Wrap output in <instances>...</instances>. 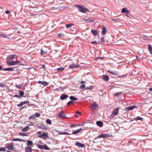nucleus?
I'll return each mask as SVG.
<instances>
[{"label": "nucleus", "instance_id": "obj_1", "mask_svg": "<svg viewBox=\"0 0 152 152\" xmlns=\"http://www.w3.org/2000/svg\"><path fill=\"white\" fill-rule=\"evenodd\" d=\"M77 7H79V11L81 12L85 13L89 11V10L84 6L78 5Z\"/></svg>", "mask_w": 152, "mask_h": 152}, {"label": "nucleus", "instance_id": "obj_2", "mask_svg": "<svg viewBox=\"0 0 152 152\" xmlns=\"http://www.w3.org/2000/svg\"><path fill=\"white\" fill-rule=\"evenodd\" d=\"M119 109V108L118 107H117L114 110L111 115V117H112V118H114L115 116L118 114Z\"/></svg>", "mask_w": 152, "mask_h": 152}, {"label": "nucleus", "instance_id": "obj_3", "mask_svg": "<svg viewBox=\"0 0 152 152\" xmlns=\"http://www.w3.org/2000/svg\"><path fill=\"white\" fill-rule=\"evenodd\" d=\"M37 146L40 149H45L46 150H49V147L46 145H42L37 144Z\"/></svg>", "mask_w": 152, "mask_h": 152}, {"label": "nucleus", "instance_id": "obj_4", "mask_svg": "<svg viewBox=\"0 0 152 152\" xmlns=\"http://www.w3.org/2000/svg\"><path fill=\"white\" fill-rule=\"evenodd\" d=\"M91 108L93 110H96L99 107V105L96 103V102H94L93 103L91 106Z\"/></svg>", "mask_w": 152, "mask_h": 152}, {"label": "nucleus", "instance_id": "obj_5", "mask_svg": "<svg viewBox=\"0 0 152 152\" xmlns=\"http://www.w3.org/2000/svg\"><path fill=\"white\" fill-rule=\"evenodd\" d=\"M18 61H12L11 62L8 61H7V64L10 66H12L18 64Z\"/></svg>", "mask_w": 152, "mask_h": 152}, {"label": "nucleus", "instance_id": "obj_6", "mask_svg": "<svg viewBox=\"0 0 152 152\" xmlns=\"http://www.w3.org/2000/svg\"><path fill=\"white\" fill-rule=\"evenodd\" d=\"M137 108V106L135 105H133L128 107H125V110L129 111L130 110H132Z\"/></svg>", "mask_w": 152, "mask_h": 152}, {"label": "nucleus", "instance_id": "obj_7", "mask_svg": "<svg viewBox=\"0 0 152 152\" xmlns=\"http://www.w3.org/2000/svg\"><path fill=\"white\" fill-rule=\"evenodd\" d=\"M68 97L69 96L67 94H62L60 97V99L62 100H66Z\"/></svg>", "mask_w": 152, "mask_h": 152}, {"label": "nucleus", "instance_id": "obj_8", "mask_svg": "<svg viewBox=\"0 0 152 152\" xmlns=\"http://www.w3.org/2000/svg\"><path fill=\"white\" fill-rule=\"evenodd\" d=\"M29 101H26L24 102H21L20 104H17V106L18 107H21L24 104H27L29 103Z\"/></svg>", "mask_w": 152, "mask_h": 152}, {"label": "nucleus", "instance_id": "obj_9", "mask_svg": "<svg viewBox=\"0 0 152 152\" xmlns=\"http://www.w3.org/2000/svg\"><path fill=\"white\" fill-rule=\"evenodd\" d=\"M58 117L61 118H66L65 115L63 114L62 111H60L58 114Z\"/></svg>", "mask_w": 152, "mask_h": 152}, {"label": "nucleus", "instance_id": "obj_10", "mask_svg": "<svg viewBox=\"0 0 152 152\" xmlns=\"http://www.w3.org/2000/svg\"><path fill=\"white\" fill-rule=\"evenodd\" d=\"M38 83L41 84L44 86H48L49 84L48 83L45 81H38Z\"/></svg>", "mask_w": 152, "mask_h": 152}, {"label": "nucleus", "instance_id": "obj_11", "mask_svg": "<svg viewBox=\"0 0 152 152\" xmlns=\"http://www.w3.org/2000/svg\"><path fill=\"white\" fill-rule=\"evenodd\" d=\"M81 130H82V129L81 128H80L79 129H77L76 131H73L71 134H74L77 135L79 134Z\"/></svg>", "mask_w": 152, "mask_h": 152}, {"label": "nucleus", "instance_id": "obj_12", "mask_svg": "<svg viewBox=\"0 0 152 152\" xmlns=\"http://www.w3.org/2000/svg\"><path fill=\"white\" fill-rule=\"evenodd\" d=\"M102 79L106 81H108L109 79V77L107 75H103L102 76Z\"/></svg>", "mask_w": 152, "mask_h": 152}, {"label": "nucleus", "instance_id": "obj_13", "mask_svg": "<svg viewBox=\"0 0 152 152\" xmlns=\"http://www.w3.org/2000/svg\"><path fill=\"white\" fill-rule=\"evenodd\" d=\"M79 66V65H75L74 64H72L69 65V67L71 69L74 68H77Z\"/></svg>", "mask_w": 152, "mask_h": 152}, {"label": "nucleus", "instance_id": "obj_14", "mask_svg": "<svg viewBox=\"0 0 152 152\" xmlns=\"http://www.w3.org/2000/svg\"><path fill=\"white\" fill-rule=\"evenodd\" d=\"M96 125L99 127H102L103 126L102 122L101 121H98L96 122Z\"/></svg>", "mask_w": 152, "mask_h": 152}, {"label": "nucleus", "instance_id": "obj_15", "mask_svg": "<svg viewBox=\"0 0 152 152\" xmlns=\"http://www.w3.org/2000/svg\"><path fill=\"white\" fill-rule=\"evenodd\" d=\"M15 67H10L8 68H6L4 69H3L4 71H12L14 70V69Z\"/></svg>", "mask_w": 152, "mask_h": 152}, {"label": "nucleus", "instance_id": "obj_16", "mask_svg": "<svg viewBox=\"0 0 152 152\" xmlns=\"http://www.w3.org/2000/svg\"><path fill=\"white\" fill-rule=\"evenodd\" d=\"M26 152H32V149L30 147H26L25 149Z\"/></svg>", "mask_w": 152, "mask_h": 152}, {"label": "nucleus", "instance_id": "obj_17", "mask_svg": "<svg viewBox=\"0 0 152 152\" xmlns=\"http://www.w3.org/2000/svg\"><path fill=\"white\" fill-rule=\"evenodd\" d=\"M102 35L105 34L106 32V28L104 26L102 28Z\"/></svg>", "mask_w": 152, "mask_h": 152}, {"label": "nucleus", "instance_id": "obj_18", "mask_svg": "<svg viewBox=\"0 0 152 152\" xmlns=\"http://www.w3.org/2000/svg\"><path fill=\"white\" fill-rule=\"evenodd\" d=\"M49 136L47 133L46 132H44L42 134V138L43 137L45 140H46Z\"/></svg>", "mask_w": 152, "mask_h": 152}, {"label": "nucleus", "instance_id": "obj_19", "mask_svg": "<svg viewBox=\"0 0 152 152\" xmlns=\"http://www.w3.org/2000/svg\"><path fill=\"white\" fill-rule=\"evenodd\" d=\"M7 148L9 150H14V148L12 144H10L8 145Z\"/></svg>", "mask_w": 152, "mask_h": 152}, {"label": "nucleus", "instance_id": "obj_20", "mask_svg": "<svg viewBox=\"0 0 152 152\" xmlns=\"http://www.w3.org/2000/svg\"><path fill=\"white\" fill-rule=\"evenodd\" d=\"M75 145H76L80 147H83L84 146V145L83 144H82L81 143L78 142H76L75 143Z\"/></svg>", "mask_w": 152, "mask_h": 152}, {"label": "nucleus", "instance_id": "obj_21", "mask_svg": "<svg viewBox=\"0 0 152 152\" xmlns=\"http://www.w3.org/2000/svg\"><path fill=\"white\" fill-rule=\"evenodd\" d=\"M91 33L94 36L97 35L98 34V32L97 31L94 30L92 29L91 30Z\"/></svg>", "mask_w": 152, "mask_h": 152}, {"label": "nucleus", "instance_id": "obj_22", "mask_svg": "<svg viewBox=\"0 0 152 152\" xmlns=\"http://www.w3.org/2000/svg\"><path fill=\"white\" fill-rule=\"evenodd\" d=\"M69 99L72 101H76L78 99L73 96H71L69 97Z\"/></svg>", "mask_w": 152, "mask_h": 152}, {"label": "nucleus", "instance_id": "obj_23", "mask_svg": "<svg viewBox=\"0 0 152 152\" xmlns=\"http://www.w3.org/2000/svg\"><path fill=\"white\" fill-rule=\"evenodd\" d=\"M29 133H22L20 132L19 133V134L23 136H28Z\"/></svg>", "mask_w": 152, "mask_h": 152}, {"label": "nucleus", "instance_id": "obj_24", "mask_svg": "<svg viewBox=\"0 0 152 152\" xmlns=\"http://www.w3.org/2000/svg\"><path fill=\"white\" fill-rule=\"evenodd\" d=\"M143 120L142 118V117H137L134 118V119H133V120H131V121H132L134 120H140V121H142Z\"/></svg>", "mask_w": 152, "mask_h": 152}, {"label": "nucleus", "instance_id": "obj_25", "mask_svg": "<svg viewBox=\"0 0 152 152\" xmlns=\"http://www.w3.org/2000/svg\"><path fill=\"white\" fill-rule=\"evenodd\" d=\"M12 141H23L24 142H26V141L24 140H21L19 138H14L12 140Z\"/></svg>", "mask_w": 152, "mask_h": 152}, {"label": "nucleus", "instance_id": "obj_26", "mask_svg": "<svg viewBox=\"0 0 152 152\" xmlns=\"http://www.w3.org/2000/svg\"><path fill=\"white\" fill-rule=\"evenodd\" d=\"M28 126H25L22 129V131L23 132H26L27 131L28 129H29Z\"/></svg>", "mask_w": 152, "mask_h": 152}, {"label": "nucleus", "instance_id": "obj_27", "mask_svg": "<svg viewBox=\"0 0 152 152\" xmlns=\"http://www.w3.org/2000/svg\"><path fill=\"white\" fill-rule=\"evenodd\" d=\"M148 50L150 52V53L152 54V47L150 45H148Z\"/></svg>", "mask_w": 152, "mask_h": 152}, {"label": "nucleus", "instance_id": "obj_28", "mask_svg": "<svg viewBox=\"0 0 152 152\" xmlns=\"http://www.w3.org/2000/svg\"><path fill=\"white\" fill-rule=\"evenodd\" d=\"M129 10H126V8H123L121 10L122 13H126L127 12H129Z\"/></svg>", "mask_w": 152, "mask_h": 152}, {"label": "nucleus", "instance_id": "obj_29", "mask_svg": "<svg viewBox=\"0 0 152 152\" xmlns=\"http://www.w3.org/2000/svg\"><path fill=\"white\" fill-rule=\"evenodd\" d=\"M19 94L20 97H22L24 95V93L23 91L20 90L19 91Z\"/></svg>", "mask_w": 152, "mask_h": 152}, {"label": "nucleus", "instance_id": "obj_30", "mask_svg": "<svg viewBox=\"0 0 152 152\" xmlns=\"http://www.w3.org/2000/svg\"><path fill=\"white\" fill-rule=\"evenodd\" d=\"M111 134H110L108 133H106L104 134V138H106L108 137H111Z\"/></svg>", "mask_w": 152, "mask_h": 152}, {"label": "nucleus", "instance_id": "obj_31", "mask_svg": "<svg viewBox=\"0 0 152 152\" xmlns=\"http://www.w3.org/2000/svg\"><path fill=\"white\" fill-rule=\"evenodd\" d=\"M108 72H109V73H110L113 75H116L117 74H118V72H112L108 70Z\"/></svg>", "mask_w": 152, "mask_h": 152}, {"label": "nucleus", "instance_id": "obj_32", "mask_svg": "<svg viewBox=\"0 0 152 152\" xmlns=\"http://www.w3.org/2000/svg\"><path fill=\"white\" fill-rule=\"evenodd\" d=\"M33 142L32 141L28 140L27 142V144L28 145H31L33 144Z\"/></svg>", "mask_w": 152, "mask_h": 152}, {"label": "nucleus", "instance_id": "obj_33", "mask_svg": "<svg viewBox=\"0 0 152 152\" xmlns=\"http://www.w3.org/2000/svg\"><path fill=\"white\" fill-rule=\"evenodd\" d=\"M73 25V24L72 23L69 24H66L65 26L67 28H69Z\"/></svg>", "mask_w": 152, "mask_h": 152}, {"label": "nucleus", "instance_id": "obj_34", "mask_svg": "<svg viewBox=\"0 0 152 152\" xmlns=\"http://www.w3.org/2000/svg\"><path fill=\"white\" fill-rule=\"evenodd\" d=\"M65 69L64 67H60L57 68L56 70L58 71H61L64 70Z\"/></svg>", "mask_w": 152, "mask_h": 152}, {"label": "nucleus", "instance_id": "obj_35", "mask_svg": "<svg viewBox=\"0 0 152 152\" xmlns=\"http://www.w3.org/2000/svg\"><path fill=\"white\" fill-rule=\"evenodd\" d=\"M94 86H90L88 87H87L85 88V90H89L94 88Z\"/></svg>", "mask_w": 152, "mask_h": 152}, {"label": "nucleus", "instance_id": "obj_36", "mask_svg": "<svg viewBox=\"0 0 152 152\" xmlns=\"http://www.w3.org/2000/svg\"><path fill=\"white\" fill-rule=\"evenodd\" d=\"M58 134H68L70 135V134L66 132H60Z\"/></svg>", "mask_w": 152, "mask_h": 152}, {"label": "nucleus", "instance_id": "obj_37", "mask_svg": "<svg viewBox=\"0 0 152 152\" xmlns=\"http://www.w3.org/2000/svg\"><path fill=\"white\" fill-rule=\"evenodd\" d=\"M37 134L38 135V136L39 137L42 138V132H38L37 133Z\"/></svg>", "mask_w": 152, "mask_h": 152}, {"label": "nucleus", "instance_id": "obj_38", "mask_svg": "<svg viewBox=\"0 0 152 152\" xmlns=\"http://www.w3.org/2000/svg\"><path fill=\"white\" fill-rule=\"evenodd\" d=\"M46 122L49 125H51L52 124L51 121L49 119L47 120Z\"/></svg>", "mask_w": 152, "mask_h": 152}, {"label": "nucleus", "instance_id": "obj_39", "mask_svg": "<svg viewBox=\"0 0 152 152\" xmlns=\"http://www.w3.org/2000/svg\"><path fill=\"white\" fill-rule=\"evenodd\" d=\"M34 115L35 116V117L36 118L37 117H39L40 115V114L39 113H36L34 114Z\"/></svg>", "mask_w": 152, "mask_h": 152}, {"label": "nucleus", "instance_id": "obj_40", "mask_svg": "<svg viewBox=\"0 0 152 152\" xmlns=\"http://www.w3.org/2000/svg\"><path fill=\"white\" fill-rule=\"evenodd\" d=\"M104 138V134H101L99 135L98 137V138Z\"/></svg>", "mask_w": 152, "mask_h": 152}, {"label": "nucleus", "instance_id": "obj_41", "mask_svg": "<svg viewBox=\"0 0 152 152\" xmlns=\"http://www.w3.org/2000/svg\"><path fill=\"white\" fill-rule=\"evenodd\" d=\"M15 56H16L15 54H14V55H11L10 57V59L12 60L13 59Z\"/></svg>", "mask_w": 152, "mask_h": 152}, {"label": "nucleus", "instance_id": "obj_42", "mask_svg": "<svg viewBox=\"0 0 152 152\" xmlns=\"http://www.w3.org/2000/svg\"><path fill=\"white\" fill-rule=\"evenodd\" d=\"M6 85L5 84L3 83H0V87H5Z\"/></svg>", "mask_w": 152, "mask_h": 152}, {"label": "nucleus", "instance_id": "obj_43", "mask_svg": "<svg viewBox=\"0 0 152 152\" xmlns=\"http://www.w3.org/2000/svg\"><path fill=\"white\" fill-rule=\"evenodd\" d=\"M35 116L34 115H33L29 117V119H34L35 118Z\"/></svg>", "mask_w": 152, "mask_h": 152}, {"label": "nucleus", "instance_id": "obj_44", "mask_svg": "<svg viewBox=\"0 0 152 152\" xmlns=\"http://www.w3.org/2000/svg\"><path fill=\"white\" fill-rule=\"evenodd\" d=\"M0 36H1L3 38H6V35L3 34H0Z\"/></svg>", "mask_w": 152, "mask_h": 152}, {"label": "nucleus", "instance_id": "obj_45", "mask_svg": "<svg viewBox=\"0 0 152 152\" xmlns=\"http://www.w3.org/2000/svg\"><path fill=\"white\" fill-rule=\"evenodd\" d=\"M6 151V148L5 147H1V148H0V151Z\"/></svg>", "mask_w": 152, "mask_h": 152}, {"label": "nucleus", "instance_id": "obj_46", "mask_svg": "<svg viewBox=\"0 0 152 152\" xmlns=\"http://www.w3.org/2000/svg\"><path fill=\"white\" fill-rule=\"evenodd\" d=\"M126 15L128 17L130 18V17L131 16V15L130 14L129 11L128 12H127L126 13Z\"/></svg>", "mask_w": 152, "mask_h": 152}, {"label": "nucleus", "instance_id": "obj_47", "mask_svg": "<svg viewBox=\"0 0 152 152\" xmlns=\"http://www.w3.org/2000/svg\"><path fill=\"white\" fill-rule=\"evenodd\" d=\"M11 35H6V38H7L8 39H12L13 38L12 37H11L10 36Z\"/></svg>", "mask_w": 152, "mask_h": 152}, {"label": "nucleus", "instance_id": "obj_48", "mask_svg": "<svg viewBox=\"0 0 152 152\" xmlns=\"http://www.w3.org/2000/svg\"><path fill=\"white\" fill-rule=\"evenodd\" d=\"M46 53V52L44 51L42 49L41 50V54L42 55L45 54Z\"/></svg>", "mask_w": 152, "mask_h": 152}, {"label": "nucleus", "instance_id": "obj_49", "mask_svg": "<svg viewBox=\"0 0 152 152\" xmlns=\"http://www.w3.org/2000/svg\"><path fill=\"white\" fill-rule=\"evenodd\" d=\"M80 88L81 89H83L85 88V84H83L80 86Z\"/></svg>", "mask_w": 152, "mask_h": 152}, {"label": "nucleus", "instance_id": "obj_50", "mask_svg": "<svg viewBox=\"0 0 152 152\" xmlns=\"http://www.w3.org/2000/svg\"><path fill=\"white\" fill-rule=\"evenodd\" d=\"M90 43L95 44H96V45L97 44H98L97 42L96 41H94L91 42H90Z\"/></svg>", "mask_w": 152, "mask_h": 152}, {"label": "nucleus", "instance_id": "obj_51", "mask_svg": "<svg viewBox=\"0 0 152 152\" xmlns=\"http://www.w3.org/2000/svg\"><path fill=\"white\" fill-rule=\"evenodd\" d=\"M73 102V101H70L69 102L67 103V105H69L70 104H71Z\"/></svg>", "mask_w": 152, "mask_h": 152}, {"label": "nucleus", "instance_id": "obj_52", "mask_svg": "<svg viewBox=\"0 0 152 152\" xmlns=\"http://www.w3.org/2000/svg\"><path fill=\"white\" fill-rule=\"evenodd\" d=\"M13 96L14 97H17V98H18L19 99H20V96L19 95H17V94H16L15 95H14Z\"/></svg>", "mask_w": 152, "mask_h": 152}, {"label": "nucleus", "instance_id": "obj_53", "mask_svg": "<svg viewBox=\"0 0 152 152\" xmlns=\"http://www.w3.org/2000/svg\"><path fill=\"white\" fill-rule=\"evenodd\" d=\"M27 106H24L22 107H21L20 109V110H22L23 109V108H27Z\"/></svg>", "mask_w": 152, "mask_h": 152}, {"label": "nucleus", "instance_id": "obj_54", "mask_svg": "<svg viewBox=\"0 0 152 152\" xmlns=\"http://www.w3.org/2000/svg\"><path fill=\"white\" fill-rule=\"evenodd\" d=\"M121 92H120V93H116L115 94V96H117L119 95L120 94H121Z\"/></svg>", "mask_w": 152, "mask_h": 152}, {"label": "nucleus", "instance_id": "obj_55", "mask_svg": "<svg viewBox=\"0 0 152 152\" xmlns=\"http://www.w3.org/2000/svg\"><path fill=\"white\" fill-rule=\"evenodd\" d=\"M101 42H104L105 41V40L104 39V37H103L101 39Z\"/></svg>", "mask_w": 152, "mask_h": 152}, {"label": "nucleus", "instance_id": "obj_56", "mask_svg": "<svg viewBox=\"0 0 152 152\" xmlns=\"http://www.w3.org/2000/svg\"><path fill=\"white\" fill-rule=\"evenodd\" d=\"M86 20L88 22H90V23H91V22H92L93 21V20H88V19Z\"/></svg>", "mask_w": 152, "mask_h": 152}, {"label": "nucleus", "instance_id": "obj_57", "mask_svg": "<svg viewBox=\"0 0 152 152\" xmlns=\"http://www.w3.org/2000/svg\"><path fill=\"white\" fill-rule=\"evenodd\" d=\"M76 113L77 114H78L79 115H81V112H79V111H77L76 112Z\"/></svg>", "mask_w": 152, "mask_h": 152}, {"label": "nucleus", "instance_id": "obj_58", "mask_svg": "<svg viewBox=\"0 0 152 152\" xmlns=\"http://www.w3.org/2000/svg\"><path fill=\"white\" fill-rule=\"evenodd\" d=\"M29 126H33V124L32 122H30L29 124H28Z\"/></svg>", "mask_w": 152, "mask_h": 152}, {"label": "nucleus", "instance_id": "obj_59", "mask_svg": "<svg viewBox=\"0 0 152 152\" xmlns=\"http://www.w3.org/2000/svg\"><path fill=\"white\" fill-rule=\"evenodd\" d=\"M42 68L44 69L45 70V65H42Z\"/></svg>", "mask_w": 152, "mask_h": 152}, {"label": "nucleus", "instance_id": "obj_60", "mask_svg": "<svg viewBox=\"0 0 152 152\" xmlns=\"http://www.w3.org/2000/svg\"><path fill=\"white\" fill-rule=\"evenodd\" d=\"M85 83V81H81L80 82V84H83Z\"/></svg>", "mask_w": 152, "mask_h": 152}, {"label": "nucleus", "instance_id": "obj_61", "mask_svg": "<svg viewBox=\"0 0 152 152\" xmlns=\"http://www.w3.org/2000/svg\"><path fill=\"white\" fill-rule=\"evenodd\" d=\"M10 12L8 10H7L5 12L6 14H8Z\"/></svg>", "mask_w": 152, "mask_h": 152}, {"label": "nucleus", "instance_id": "obj_62", "mask_svg": "<svg viewBox=\"0 0 152 152\" xmlns=\"http://www.w3.org/2000/svg\"><path fill=\"white\" fill-rule=\"evenodd\" d=\"M58 35L60 37H61L63 35L61 33H59L58 34Z\"/></svg>", "mask_w": 152, "mask_h": 152}, {"label": "nucleus", "instance_id": "obj_63", "mask_svg": "<svg viewBox=\"0 0 152 152\" xmlns=\"http://www.w3.org/2000/svg\"><path fill=\"white\" fill-rule=\"evenodd\" d=\"M34 105V104H28V107H29L30 105L33 106V105Z\"/></svg>", "mask_w": 152, "mask_h": 152}, {"label": "nucleus", "instance_id": "obj_64", "mask_svg": "<svg viewBox=\"0 0 152 152\" xmlns=\"http://www.w3.org/2000/svg\"><path fill=\"white\" fill-rule=\"evenodd\" d=\"M149 91H152V88H149Z\"/></svg>", "mask_w": 152, "mask_h": 152}]
</instances>
